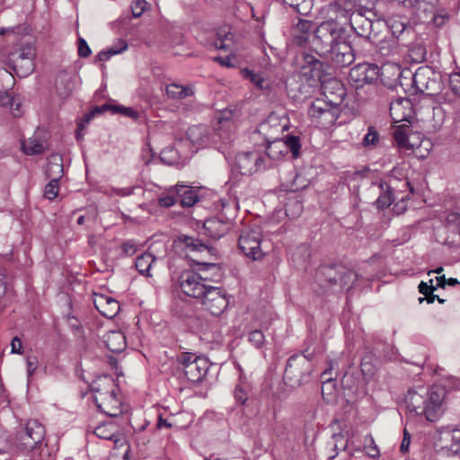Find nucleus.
Wrapping results in <instances>:
<instances>
[{
  "label": "nucleus",
  "instance_id": "5fc2aeb1",
  "mask_svg": "<svg viewBox=\"0 0 460 460\" xmlns=\"http://www.w3.org/2000/svg\"><path fill=\"white\" fill-rule=\"evenodd\" d=\"M109 110H111L113 113H121L134 119L138 118V112L132 108L111 105Z\"/></svg>",
  "mask_w": 460,
  "mask_h": 460
},
{
  "label": "nucleus",
  "instance_id": "c03bdc74",
  "mask_svg": "<svg viewBox=\"0 0 460 460\" xmlns=\"http://www.w3.org/2000/svg\"><path fill=\"white\" fill-rule=\"evenodd\" d=\"M379 142V135L374 127L367 128V133L365 135L362 144L366 148H374Z\"/></svg>",
  "mask_w": 460,
  "mask_h": 460
},
{
  "label": "nucleus",
  "instance_id": "1a4fd4ad",
  "mask_svg": "<svg viewBox=\"0 0 460 460\" xmlns=\"http://www.w3.org/2000/svg\"><path fill=\"white\" fill-rule=\"evenodd\" d=\"M179 285L186 296L196 299H199L209 287L206 283V279L193 270L182 272L179 278Z\"/></svg>",
  "mask_w": 460,
  "mask_h": 460
},
{
  "label": "nucleus",
  "instance_id": "de8ad7c7",
  "mask_svg": "<svg viewBox=\"0 0 460 460\" xmlns=\"http://www.w3.org/2000/svg\"><path fill=\"white\" fill-rule=\"evenodd\" d=\"M394 36L399 37L405 30L406 23L399 18H390L387 22Z\"/></svg>",
  "mask_w": 460,
  "mask_h": 460
},
{
  "label": "nucleus",
  "instance_id": "603ef678",
  "mask_svg": "<svg viewBox=\"0 0 460 460\" xmlns=\"http://www.w3.org/2000/svg\"><path fill=\"white\" fill-rule=\"evenodd\" d=\"M147 4L146 0H134L131 4L132 15L135 18L140 17L146 10Z\"/></svg>",
  "mask_w": 460,
  "mask_h": 460
},
{
  "label": "nucleus",
  "instance_id": "6ab92c4d",
  "mask_svg": "<svg viewBox=\"0 0 460 460\" xmlns=\"http://www.w3.org/2000/svg\"><path fill=\"white\" fill-rule=\"evenodd\" d=\"M93 304L100 314L109 319L115 317L120 309L117 300L102 294H94Z\"/></svg>",
  "mask_w": 460,
  "mask_h": 460
},
{
  "label": "nucleus",
  "instance_id": "473e14b6",
  "mask_svg": "<svg viewBox=\"0 0 460 460\" xmlns=\"http://www.w3.org/2000/svg\"><path fill=\"white\" fill-rule=\"evenodd\" d=\"M0 105L9 107L13 117H20L22 115L21 102L8 91L0 92Z\"/></svg>",
  "mask_w": 460,
  "mask_h": 460
},
{
  "label": "nucleus",
  "instance_id": "aec40b11",
  "mask_svg": "<svg viewBox=\"0 0 460 460\" xmlns=\"http://www.w3.org/2000/svg\"><path fill=\"white\" fill-rule=\"evenodd\" d=\"M314 23L310 20L297 18L293 22L290 29V34L293 40L297 45H303L307 42L312 31H314Z\"/></svg>",
  "mask_w": 460,
  "mask_h": 460
},
{
  "label": "nucleus",
  "instance_id": "c9c22d12",
  "mask_svg": "<svg viewBox=\"0 0 460 460\" xmlns=\"http://www.w3.org/2000/svg\"><path fill=\"white\" fill-rule=\"evenodd\" d=\"M56 89L58 93L62 97H66L72 93L74 89V83L67 74L60 73L58 75Z\"/></svg>",
  "mask_w": 460,
  "mask_h": 460
},
{
  "label": "nucleus",
  "instance_id": "338daca9",
  "mask_svg": "<svg viewBox=\"0 0 460 460\" xmlns=\"http://www.w3.org/2000/svg\"><path fill=\"white\" fill-rule=\"evenodd\" d=\"M243 78L250 80L254 85L259 86V76L248 68H244L241 71Z\"/></svg>",
  "mask_w": 460,
  "mask_h": 460
},
{
  "label": "nucleus",
  "instance_id": "a878e982",
  "mask_svg": "<svg viewBox=\"0 0 460 460\" xmlns=\"http://www.w3.org/2000/svg\"><path fill=\"white\" fill-rule=\"evenodd\" d=\"M104 342L108 349L112 352H122L126 347V337L122 332L111 331L104 336Z\"/></svg>",
  "mask_w": 460,
  "mask_h": 460
},
{
  "label": "nucleus",
  "instance_id": "423d86ee",
  "mask_svg": "<svg viewBox=\"0 0 460 460\" xmlns=\"http://www.w3.org/2000/svg\"><path fill=\"white\" fill-rule=\"evenodd\" d=\"M183 367L186 378L192 383H199L206 376L208 362L205 358L198 357L190 352H183L179 357Z\"/></svg>",
  "mask_w": 460,
  "mask_h": 460
},
{
  "label": "nucleus",
  "instance_id": "0e129e2a",
  "mask_svg": "<svg viewBox=\"0 0 460 460\" xmlns=\"http://www.w3.org/2000/svg\"><path fill=\"white\" fill-rule=\"evenodd\" d=\"M446 222L448 226L460 227V213L451 211L447 214Z\"/></svg>",
  "mask_w": 460,
  "mask_h": 460
},
{
  "label": "nucleus",
  "instance_id": "ea45409f",
  "mask_svg": "<svg viewBox=\"0 0 460 460\" xmlns=\"http://www.w3.org/2000/svg\"><path fill=\"white\" fill-rule=\"evenodd\" d=\"M22 151L29 155L42 154L45 150L43 144L36 138H29L22 143Z\"/></svg>",
  "mask_w": 460,
  "mask_h": 460
},
{
  "label": "nucleus",
  "instance_id": "ddd939ff",
  "mask_svg": "<svg viewBox=\"0 0 460 460\" xmlns=\"http://www.w3.org/2000/svg\"><path fill=\"white\" fill-rule=\"evenodd\" d=\"M325 58L333 67H346L350 66L355 60V54L352 47L347 43H340L335 46Z\"/></svg>",
  "mask_w": 460,
  "mask_h": 460
},
{
  "label": "nucleus",
  "instance_id": "c756f323",
  "mask_svg": "<svg viewBox=\"0 0 460 460\" xmlns=\"http://www.w3.org/2000/svg\"><path fill=\"white\" fill-rule=\"evenodd\" d=\"M438 0H410L409 7L416 10L417 14L423 13L422 18H429L436 10Z\"/></svg>",
  "mask_w": 460,
  "mask_h": 460
},
{
  "label": "nucleus",
  "instance_id": "e433bc0d",
  "mask_svg": "<svg viewBox=\"0 0 460 460\" xmlns=\"http://www.w3.org/2000/svg\"><path fill=\"white\" fill-rule=\"evenodd\" d=\"M338 274L340 284L343 288H351L358 279V275L354 270L347 269L342 265H340Z\"/></svg>",
  "mask_w": 460,
  "mask_h": 460
},
{
  "label": "nucleus",
  "instance_id": "864d4df0",
  "mask_svg": "<svg viewBox=\"0 0 460 460\" xmlns=\"http://www.w3.org/2000/svg\"><path fill=\"white\" fill-rule=\"evenodd\" d=\"M429 17L432 19L433 23L437 27H441L448 20L449 15L445 10L437 11V9H436L435 12L433 13V14H430Z\"/></svg>",
  "mask_w": 460,
  "mask_h": 460
},
{
  "label": "nucleus",
  "instance_id": "9d476101",
  "mask_svg": "<svg viewBox=\"0 0 460 460\" xmlns=\"http://www.w3.org/2000/svg\"><path fill=\"white\" fill-rule=\"evenodd\" d=\"M380 69L376 64L362 63L352 67L349 74V82L355 88L377 81Z\"/></svg>",
  "mask_w": 460,
  "mask_h": 460
},
{
  "label": "nucleus",
  "instance_id": "4468645a",
  "mask_svg": "<svg viewBox=\"0 0 460 460\" xmlns=\"http://www.w3.org/2000/svg\"><path fill=\"white\" fill-rule=\"evenodd\" d=\"M428 420L436 421L442 414V403L445 399L446 392L441 386H433L427 392Z\"/></svg>",
  "mask_w": 460,
  "mask_h": 460
},
{
  "label": "nucleus",
  "instance_id": "09e8293b",
  "mask_svg": "<svg viewBox=\"0 0 460 460\" xmlns=\"http://www.w3.org/2000/svg\"><path fill=\"white\" fill-rule=\"evenodd\" d=\"M248 393H249L248 385L241 384L235 387L234 398L238 402H240L242 404H245V402L250 400Z\"/></svg>",
  "mask_w": 460,
  "mask_h": 460
},
{
  "label": "nucleus",
  "instance_id": "69168bd1",
  "mask_svg": "<svg viewBox=\"0 0 460 460\" xmlns=\"http://www.w3.org/2000/svg\"><path fill=\"white\" fill-rule=\"evenodd\" d=\"M122 252L127 256L134 255L137 251V246L133 241H127L121 245Z\"/></svg>",
  "mask_w": 460,
  "mask_h": 460
},
{
  "label": "nucleus",
  "instance_id": "a18cd8bd",
  "mask_svg": "<svg viewBox=\"0 0 460 460\" xmlns=\"http://www.w3.org/2000/svg\"><path fill=\"white\" fill-rule=\"evenodd\" d=\"M284 143L286 145V153L290 150L293 157H297L301 148L299 137L296 136H288L284 140Z\"/></svg>",
  "mask_w": 460,
  "mask_h": 460
},
{
  "label": "nucleus",
  "instance_id": "4be33fe9",
  "mask_svg": "<svg viewBox=\"0 0 460 460\" xmlns=\"http://www.w3.org/2000/svg\"><path fill=\"white\" fill-rule=\"evenodd\" d=\"M203 226L205 234L217 240L227 234L230 230L231 224L217 217H212L207 219Z\"/></svg>",
  "mask_w": 460,
  "mask_h": 460
},
{
  "label": "nucleus",
  "instance_id": "f257e3e1",
  "mask_svg": "<svg viewBox=\"0 0 460 460\" xmlns=\"http://www.w3.org/2000/svg\"><path fill=\"white\" fill-rule=\"evenodd\" d=\"M336 18H330L322 22L314 29L313 49L319 56H328L332 49L340 43H344L347 34V22H342Z\"/></svg>",
  "mask_w": 460,
  "mask_h": 460
},
{
  "label": "nucleus",
  "instance_id": "cd10ccee",
  "mask_svg": "<svg viewBox=\"0 0 460 460\" xmlns=\"http://www.w3.org/2000/svg\"><path fill=\"white\" fill-rule=\"evenodd\" d=\"M215 46L217 49L230 50L234 47V35L229 25H224L217 31Z\"/></svg>",
  "mask_w": 460,
  "mask_h": 460
},
{
  "label": "nucleus",
  "instance_id": "680f3d73",
  "mask_svg": "<svg viewBox=\"0 0 460 460\" xmlns=\"http://www.w3.org/2000/svg\"><path fill=\"white\" fill-rule=\"evenodd\" d=\"M304 61L306 65H308L311 67V70H322L323 67V62H321L319 59H317L315 57L312 55H305L304 56Z\"/></svg>",
  "mask_w": 460,
  "mask_h": 460
},
{
  "label": "nucleus",
  "instance_id": "f3484780",
  "mask_svg": "<svg viewBox=\"0 0 460 460\" xmlns=\"http://www.w3.org/2000/svg\"><path fill=\"white\" fill-rule=\"evenodd\" d=\"M322 89L324 95L323 100L332 108L338 109L346 96V89L341 82L334 79L330 80L323 84Z\"/></svg>",
  "mask_w": 460,
  "mask_h": 460
},
{
  "label": "nucleus",
  "instance_id": "a211bd4d",
  "mask_svg": "<svg viewBox=\"0 0 460 460\" xmlns=\"http://www.w3.org/2000/svg\"><path fill=\"white\" fill-rule=\"evenodd\" d=\"M259 152H241L235 157V165L243 175H251L257 172Z\"/></svg>",
  "mask_w": 460,
  "mask_h": 460
},
{
  "label": "nucleus",
  "instance_id": "393cba45",
  "mask_svg": "<svg viewBox=\"0 0 460 460\" xmlns=\"http://www.w3.org/2000/svg\"><path fill=\"white\" fill-rule=\"evenodd\" d=\"M411 102L407 98L397 99L390 104V113L396 121L407 120L410 116Z\"/></svg>",
  "mask_w": 460,
  "mask_h": 460
},
{
  "label": "nucleus",
  "instance_id": "e2e57ef3",
  "mask_svg": "<svg viewBox=\"0 0 460 460\" xmlns=\"http://www.w3.org/2000/svg\"><path fill=\"white\" fill-rule=\"evenodd\" d=\"M92 51L86 40L83 38L78 40V55L81 58H87L91 55Z\"/></svg>",
  "mask_w": 460,
  "mask_h": 460
},
{
  "label": "nucleus",
  "instance_id": "4c0bfd02",
  "mask_svg": "<svg viewBox=\"0 0 460 460\" xmlns=\"http://www.w3.org/2000/svg\"><path fill=\"white\" fill-rule=\"evenodd\" d=\"M155 261V258L153 254L150 252H145L137 258L135 264L140 274L150 276L149 271Z\"/></svg>",
  "mask_w": 460,
  "mask_h": 460
},
{
  "label": "nucleus",
  "instance_id": "58836bf2",
  "mask_svg": "<svg viewBox=\"0 0 460 460\" xmlns=\"http://www.w3.org/2000/svg\"><path fill=\"white\" fill-rule=\"evenodd\" d=\"M329 370L326 369L322 373V377L324 378L322 385V394L323 398L327 401H332L335 398V384L332 377L328 376Z\"/></svg>",
  "mask_w": 460,
  "mask_h": 460
},
{
  "label": "nucleus",
  "instance_id": "7c9ffc66",
  "mask_svg": "<svg viewBox=\"0 0 460 460\" xmlns=\"http://www.w3.org/2000/svg\"><path fill=\"white\" fill-rule=\"evenodd\" d=\"M378 187L381 192L376 201V204L377 208L384 209L388 208L393 203L394 197L392 191V188L387 182L380 181Z\"/></svg>",
  "mask_w": 460,
  "mask_h": 460
},
{
  "label": "nucleus",
  "instance_id": "c85d7f7f",
  "mask_svg": "<svg viewBox=\"0 0 460 460\" xmlns=\"http://www.w3.org/2000/svg\"><path fill=\"white\" fill-rule=\"evenodd\" d=\"M411 128L406 124L399 125L394 128V138L399 146L413 150L419 147L415 143L411 142Z\"/></svg>",
  "mask_w": 460,
  "mask_h": 460
},
{
  "label": "nucleus",
  "instance_id": "052dcab7",
  "mask_svg": "<svg viewBox=\"0 0 460 460\" xmlns=\"http://www.w3.org/2000/svg\"><path fill=\"white\" fill-rule=\"evenodd\" d=\"M449 86L456 95H460V72L454 73L450 75Z\"/></svg>",
  "mask_w": 460,
  "mask_h": 460
},
{
  "label": "nucleus",
  "instance_id": "b1692460",
  "mask_svg": "<svg viewBox=\"0 0 460 460\" xmlns=\"http://www.w3.org/2000/svg\"><path fill=\"white\" fill-rule=\"evenodd\" d=\"M187 141L196 147V152L199 148L208 144V128L203 125H195L189 128Z\"/></svg>",
  "mask_w": 460,
  "mask_h": 460
},
{
  "label": "nucleus",
  "instance_id": "39448f33",
  "mask_svg": "<svg viewBox=\"0 0 460 460\" xmlns=\"http://www.w3.org/2000/svg\"><path fill=\"white\" fill-rule=\"evenodd\" d=\"M412 85L417 92L429 96L438 94L442 90L440 75L429 66L419 67L412 75Z\"/></svg>",
  "mask_w": 460,
  "mask_h": 460
},
{
  "label": "nucleus",
  "instance_id": "79ce46f5",
  "mask_svg": "<svg viewBox=\"0 0 460 460\" xmlns=\"http://www.w3.org/2000/svg\"><path fill=\"white\" fill-rule=\"evenodd\" d=\"M339 268L340 265H324L320 268L319 273L322 274L330 284H337L340 283L338 274Z\"/></svg>",
  "mask_w": 460,
  "mask_h": 460
},
{
  "label": "nucleus",
  "instance_id": "7ed1b4c3",
  "mask_svg": "<svg viewBox=\"0 0 460 460\" xmlns=\"http://www.w3.org/2000/svg\"><path fill=\"white\" fill-rule=\"evenodd\" d=\"M95 394L94 402L98 409L110 417L121 414L120 401L116 395L114 380L111 376L97 377L91 385Z\"/></svg>",
  "mask_w": 460,
  "mask_h": 460
},
{
  "label": "nucleus",
  "instance_id": "6e6552de",
  "mask_svg": "<svg viewBox=\"0 0 460 460\" xmlns=\"http://www.w3.org/2000/svg\"><path fill=\"white\" fill-rule=\"evenodd\" d=\"M307 113L314 122L323 128L331 127L338 118V109L332 108L325 100L319 98L311 102Z\"/></svg>",
  "mask_w": 460,
  "mask_h": 460
},
{
  "label": "nucleus",
  "instance_id": "8fccbe9b",
  "mask_svg": "<svg viewBox=\"0 0 460 460\" xmlns=\"http://www.w3.org/2000/svg\"><path fill=\"white\" fill-rule=\"evenodd\" d=\"M58 180L52 179L46 186L44 190V197L49 200L54 199L58 193Z\"/></svg>",
  "mask_w": 460,
  "mask_h": 460
},
{
  "label": "nucleus",
  "instance_id": "49530a36",
  "mask_svg": "<svg viewBox=\"0 0 460 460\" xmlns=\"http://www.w3.org/2000/svg\"><path fill=\"white\" fill-rule=\"evenodd\" d=\"M303 211V204L298 199L289 200L286 205V214L292 218L297 217Z\"/></svg>",
  "mask_w": 460,
  "mask_h": 460
},
{
  "label": "nucleus",
  "instance_id": "f03ea898",
  "mask_svg": "<svg viewBox=\"0 0 460 460\" xmlns=\"http://www.w3.org/2000/svg\"><path fill=\"white\" fill-rule=\"evenodd\" d=\"M315 349L307 346L301 354L291 356L287 362L284 381L291 387H297L311 380L314 368Z\"/></svg>",
  "mask_w": 460,
  "mask_h": 460
},
{
  "label": "nucleus",
  "instance_id": "5701e85b",
  "mask_svg": "<svg viewBox=\"0 0 460 460\" xmlns=\"http://www.w3.org/2000/svg\"><path fill=\"white\" fill-rule=\"evenodd\" d=\"M172 191L175 192V195L182 208L192 207L199 201L197 190L190 186L177 184L173 187Z\"/></svg>",
  "mask_w": 460,
  "mask_h": 460
},
{
  "label": "nucleus",
  "instance_id": "a19ab883",
  "mask_svg": "<svg viewBox=\"0 0 460 460\" xmlns=\"http://www.w3.org/2000/svg\"><path fill=\"white\" fill-rule=\"evenodd\" d=\"M443 436L445 439L450 440L451 444L447 447L450 450L458 452L460 451V429H445L443 431Z\"/></svg>",
  "mask_w": 460,
  "mask_h": 460
},
{
  "label": "nucleus",
  "instance_id": "f704fd0d",
  "mask_svg": "<svg viewBox=\"0 0 460 460\" xmlns=\"http://www.w3.org/2000/svg\"><path fill=\"white\" fill-rule=\"evenodd\" d=\"M165 93L171 99H184L194 93L191 87H184L178 84H168L165 88Z\"/></svg>",
  "mask_w": 460,
  "mask_h": 460
},
{
  "label": "nucleus",
  "instance_id": "37998d69",
  "mask_svg": "<svg viewBox=\"0 0 460 460\" xmlns=\"http://www.w3.org/2000/svg\"><path fill=\"white\" fill-rule=\"evenodd\" d=\"M364 449L369 457L377 458L380 456L379 449L371 434H367L364 438Z\"/></svg>",
  "mask_w": 460,
  "mask_h": 460
},
{
  "label": "nucleus",
  "instance_id": "412c9836",
  "mask_svg": "<svg viewBox=\"0 0 460 460\" xmlns=\"http://www.w3.org/2000/svg\"><path fill=\"white\" fill-rule=\"evenodd\" d=\"M94 434L102 439L111 440L116 447L123 445L124 438L119 429L113 422H107L99 425L94 429Z\"/></svg>",
  "mask_w": 460,
  "mask_h": 460
},
{
  "label": "nucleus",
  "instance_id": "dca6fc26",
  "mask_svg": "<svg viewBox=\"0 0 460 460\" xmlns=\"http://www.w3.org/2000/svg\"><path fill=\"white\" fill-rule=\"evenodd\" d=\"M405 403L408 411L415 415H423L428 420V405L425 397V388L418 387L417 390L410 389L405 396Z\"/></svg>",
  "mask_w": 460,
  "mask_h": 460
},
{
  "label": "nucleus",
  "instance_id": "72a5a7b5",
  "mask_svg": "<svg viewBox=\"0 0 460 460\" xmlns=\"http://www.w3.org/2000/svg\"><path fill=\"white\" fill-rule=\"evenodd\" d=\"M128 49V44L123 40H119L113 46L98 53L96 59L101 62L109 60L112 56L122 53Z\"/></svg>",
  "mask_w": 460,
  "mask_h": 460
},
{
  "label": "nucleus",
  "instance_id": "20e7f679",
  "mask_svg": "<svg viewBox=\"0 0 460 460\" xmlns=\"http://www.w3.org/2000/svg\"><path fill=\"white\" fill-rule=\"evenodd\" d=\"M35 57L34 46L31 43H24L9 54L8 65L17 76L26 77L35 69Z\"/></svg>",
  "mask_w": 460,
  "mask_h": 460
},
{
  "label": "nucleus",
  "instance_id": "13d9d810",
  "mask_svg": "<svg viewBox=\"0 0 460 460\" xmlns=\"http://www.w3.org/2000/svg\"><path fill=\"white\" fill-rule=\"evenodd\" d=\"M183 242L187 247L192 248L193 251H203L208 249L206 244L193 237L184 236Z\"/></svg>",
  "mask_w": 460,
  "mask_h": 460
},
{
  "label": "nucleus",
  "instance_id": "2f4dec72",
  "mask_svg": "<svg viewBox=\"0 0 460 460\" xmlns=\"http://www.w3.org/2000/svg\"><path fill=\"white\" fill-rule=\"evenodd\" d=\"M266 155L273 160H277L286 153V145L283 138H276L272 141L266 139Z\"/></svg>",
  "mask_w": 460,
  "mask_h": 460
},
{
  "label": "nucleus",
  "instance_id": "774afa93",
  "mask_svg": "<svg viewBox=\"0 0 460 460\" xmlns=\"http://www.w3.org/2000/svg\"><path fill=\"white\" fill-rule=\"evenodd\" d=\"M429 282H430V285H429L426 282L421 281L418 287L419 292L423 294L424 296L431 295V293L436 289V287H434L432 285V282H433L432 279H430Z\"/></svg>",
  "mask_w": 460,
  "mask_h": 460
},
{
  "label": "nucleus",
  "instance_id": "bf43d9fd",
  "mask_svg": "<svg viewBox=\"0 0 460 460\" xmlns=\"http://www.w3.org/2000/svg\"><path fill=\"white\" fill-rule=\"evenodd\" d=\"M26 365H27V375L28 378L30 379L32 375L35 373L36 369L39 366V360L38 358L34 355H30L26 358Z\"/></svg>",
  "mask_w": 460,
  "mask_h": 460
},
{
  "label": "nucleus",
  "instance_id": "0eeeda50",
  "mask_svg": "<svg viewBox=\"0 0 460 460\" xmlns=\"http://www.w3.org/2000/svg\"><path fill=\"white\" fill-rule=\"evenodd\" d=\"M199 300L204 310L214 316H220L229 305V296L219 287L209 286Z\"/></svg>",
  "mask_w": 460,
  "mask_h": 460
},
{
  "label": "nucleus",
  "instance_id": "f8f14e48",
  "mask_svg": "<svg viewBox=\"0 0 460 460\" xmlns=\"http://www.w3.org/2000/svg\"><path fill=\"white\" fill-rule=\"evenodd\" d=\"M335 10L340 13V17L344 19L345 22H349L356 34L362 38H370L373 23L369 19L365 18L360 13L350 14L348 10L341 8L340 4L335 6Z\"/></svg>",
  "mask_w": 460,
  "mask_h": 460
},
{
  "label": "nucleus",
  "instance_id": "9b49d317",
  "mask_svg": "<svg viewBox=\"0 0 460 460\" xmlns=\"http://www.w3.org/2000/svg\"><path fill=\"white\" fill-rule=\"evenodd\" d=\"M45 436V428L36 420H30L19 435L17 447L20 450H31L40 444Z\"/></svg>",
  "mask_w": 460,
  "mask_h": 460
},
{
  "label": "nucleus",
  "instance_id": "6e6d98bb",
  "mask_svg": "<svg viewBox=\"0 0 460 460\" xmlns=\"http://www.w3.org/2000/svg\"><path fill=\"white\" fill-rule=\"evenodd\" d=\"M188 324L196 332H200L207 329V323L199 318L188 317Z\"/></svg>",
  "mask_w": 460,
  "mask_h": 460
},
{
  "label": "nucleus",
  "instance_id": "bb28decb",
  "mask_svg": "<svg viewBox=\"0 0 460 460\" xmlns=\"http://www.w3.org/2000/svg\"><path fill=\"white\" fill-rule=\"evenodd\" d=\"M182 141L174 144L173 146L164 148L161 153V159L169 164L177 163L180 160L190 158V155L181 150Z\"/></svg>",
  "mask_w": 460,
  "mask_h": 460
},
{
  "label": "nucleus",
  "instance_id": "2eb2a0df",
  "mask_svg": "<svg viewBox=\"0 0 460 460\" xmlns=\"http://www.w3.org/2000/svg\"><path fill=\"white\" fill-rule=\"evenodd\" d=\"M238 248L246 258L256 261L259 252V232L256 229L243 231L238 240Z\"/></svg>",
  "mask_w": 460,
  "mask_h": 460
},
{
  "label": "nucleus",
  "instance_id": "4d7b16f0",
  "mask_svg": "<svg viewBox=\"0 0 460 460\" xmlns=\"http://www.w3.org/2000/svg\"><path fill=\"white\" fill-rule=\"evenodd\" d=\"M172 190L173 188L170 190V193L168 195L159 198L158 204L160 207L170 208L178 202V198L173 194L175 192L172 191Z\"/></svg>",
  "mask_w": 460,
  "mask_h": 460
},
{
  "label": "nucleus",
  "instance_id": "3c124183",
  "mask_svg": "<svg viewBox=\"0 0 460 460\" xmlns=\"http://www.w3.org/2000/svg\"><path fill=\"white\" fill-rule=\"evenodd\" d=\"M111 107L110 104H103L102 106L95 107L93 111H91L89 113L85 114L84 118L80 120V122H83V127L84 128L86 124L90 122V120L95 116V114H101L104 111H108Z\"/></svg>",
  "mask_w": 460,
  "mask_h": 460
}]
</instances>
